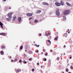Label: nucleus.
Returning a JSON list of instances; mask_svg holds the SVG:
<instances>
[{"label":"nucleus","mask_w":73,"mask_h":73,"mask_svg":"<svg viewBox=\"0 0 73 73\" xmlns=\"http://www.w3.org/2000/svg\"><path fill=\"white\" fill-rule=\"evenodd\" d=\"M12 14H13L12 12H9V13L7 14V16L8 17H9L10 18V19H11V18H12Z\"/></svg>","instance_id":"obj_1"},{"label":"nucleus","mask_w":73,"mask_h":73,"mask_svg":"<svg viewBox=\"0 0 73 73\" xmlns=\"http://www.w3.org/2000/svg\"><path fill=\"white\" fill-rule=\"evenodd\" d=\"M56 14L57 16H60V12H59V9H56Z\"/></svg>","instance_id":"obj_2"},{"label":"nucleus","mask_w":73,"mask_h":73,"mask_svg":"<svg viewBox=\"0 0 73 73\" xmlns=\"http://www.w3.org/2000/svg\"><path fill=\"white\" fill-rule=\"evenodd\" d=\"M69 12V10H66L64 11V12L63 13V14L66 15H67V14H68V13Z\"/></svg>","instance_id":"obj_3"},{"label":"nucleus","mask_w":73,"mask_h":73,"mask_svg":"<svg viewBox=\"0 0 73 73\" xmlns=\"http://www.w3.org/2000/svg\"><path fill=\"white\" fill-rule=\"evenodd\" d=\"M27 16H32L33 15V13H27L26 14Z\"/></svg>","instance_id":"obj_4"},{"label":"nucleus","mask_w":73,"mask_h":73,"mask_svg":"<svg viewBox=\"0 0 73 73\" xmlns=\"http://www.w3.org/2000/svg\"><path fill=\"white\" fill-rule=\"evenodd\" d=\"M55 4L56 5V6H58L59 7V6H60L61 5V3H58V2H56L55 3Z\"/></svg>","instance_id":"obj_5"},{"label":"nucleus","mask_w":73,"mask_h":73,"mask_svg":"<svg viewBox=\"0 0 73 73\" xmlns=\"http://www.w3.org/2000/svg\"><path fill=\"white\" fill-rule=\"evenodd\" d=\"M42 5H47V6H48L49 5V3L46 2H43L42 3Z\"/></svg>","instance_id":"obj_6"},{"label":"nucleus","mask_w":73,"mask_h":73,"mask_svg":"<svg viewBox=\"0 0 73 73\" xmlns=\"http://www.w3.org/2000/svg\"><path fill=\"white\" fill-rule=\"evenodd\" d=\"M48 64L49 66L51 65V61L50 60H49L48 62Z\"/></svg>","instance_id":"obj_7"},{"label":"nucleus","mask_w":73,"mask_h":73,"mask_svg":"<svg viewBox=\"0 0 73 73\" xmlns=\"http://www.w3.org/2000/svg\"><path fill=\"white\" fill-rule=\"evenodd\" d=\"M3 24L1 23V22H0V26H1L2 28H3Z\"/></svg>","instance_id":"obj_8"},{"label":"nucleus","mask_w":73,"mask_h":73,"mask_svg":"<svg viewBox=\"0 0 73 73\" xmlns=\"http://www.w3.org/2000/svg\"><path fill=\"white\" fill-rule=\"evenodd\" d=\"M5 33H0V35H2V36H5Z\"/></svg>","instance_id":"obj_9"},{"label":"nucleus","mask_w":73,"mask_h":73,"mask_svg":"<svg viewBox=\"0 0 73 73\" xmlns=\"http://www.w3.org/2000/svg\"><path fill=\"white\" fill-rule=\"evenodd\" d=\"M66 4H67L68 6H69V7H70V6H71V4L69 3L68 2L66 3Z\"/></svg>","instance_id":"obj_10"},{"label":"nucleus","mask_w":73,"mask_h":73,"mask_svg":"<svg viewBox=\"0 0 73 73\" xmlns=\"http://www.w3.org/2000/svg\"><path fill=\"white\" fill-rule=\"evenodd\" d=\"M60 4L62 6H63L64 5V3H63V1H60Z\"/></svg>","instance_id":"obj_11"},{"label":"nucleus","mask_w":73,"mask_h":73,"mask_svg":"<svg viewBox=\"0 0 73 73\" xmlns=\"http://www.w3.org/2000/svg\"><path fill=\"white\" fill-rule=\"evenodd\" d=\"M19 22L20 23L21 22V17H19L18 18Z\"/></svg>","instance_id":"obj_12"},{"label":"nucleus","mask_w":73,"mask_h":73,"mask_svg":"<svg viewBox=\"0 0 73 73\" xmlns=\"http://www.w3.org/2000/svg\"><path fill=\"white\" fill-rule=\"evenodd\" d=\"M41 12V10H38L37 11L36 13H40Z\"/></svg>","instance_id":"obj_13"},{"label":"nucleus","mask_w":73,"mask_h":73,"mask_svg":"<svg viewBox=\"0 0 73 73\" xmlns=\"http://www.w3.org/2000/svg\"><path fill=\"white\" fill-rule=\"evenodd\" d=\"M11 18H6V20H7V21H9L11 20Z\"/></svg>","instance_id":"obj_14"},{"label":"nucleus","mask_w":73,"mask_h":73,"mask_svg":"<svg viewBox=\"0 0 73 73\" xmlns=\"http://www.w3.org/2000/svg\"><path fill=\"white\" fill-rule=\"evenodd\" d=\"M17 18V17L16 16L14 17H13V21L15 20H16V19Z\"/></svg>","instance_id":"obj_15"},{"label":"nucleus","mask_w":73,"mask_h":73,"mask_svg":"<svg viewBox=\"0 0 73 73\" xmlns=\"http://www.w3.org/2000/svg\"><path fill=\"white\" fill-rule=\"evenodd\" d=\"M0 53L1 55H3V54H4V52H3V51H1Z\"/></svg>","instance_id":"obj_16"},{"label":"nucleus","mask_w":73,"mask_h":73,"mask_svg":"<svg viewBox=\"0 0 73 73\" xmlns=\"http://www.w3.org/2000/svg\"><path fill=\"white\" fill-rule=\"evenodd\" d=\"M23 46H20V50H21L22 49H23Z\"/></svg>","instance_id":"obj_17"},{"label":"nucleus","mask_w":73,"mask_h":73,"mask_svg":"<svg viewBox=\"0 0 73 73\" xmlns=\"http://www.w3.org/2000/svg\"><path fill=\"white\" fill-rule=\"evenodd\" d=\"M21 69H19V70H17V72H21Z\"/></svg>","instance_id":"obj_18"},{"label":"nucleus","mask_w":73,"mask_h":73,"mask_svg":"<svg viewBox=\"0 0 73 73\" xmlns=\"http://www.w3.org/2000/svg\"><path fill=\"white\" fill-rule=\"evenodd\" d=\"M38 21V20H35L34 21V23H37Z\"/></svg>","instance_id":"obj_19"},{"label":"nucleus","mask_w":73,"mask_h":73,"mask_svg":"<svg viewBox=\"0 0 73 73\" xmlns=\"http://www.w3.org/2000/svg\"><path fill=\"white\" fill-rule=\"evenodd\" d=\"M67 35H68L66 33H64V36H65V37H67Z\"/></svg>","instance_id":"obj_20"},{"label":"nucleus","mask_w":73,"mask_h":73,"mask_svg":"<svg viewBox=\"0 0 73 73\" xmlns=\"http://www.w3.org/2000/svg\"><path fill=\"white\" fill-rule=\"evenodd\" d=\"M5 46H3L1 47V49H5Z\"/></svg>","instance_id":"obj_21"},{"label":"nucleus","mask_w":73,"mask_h":73,"mask_svg":"<svg viewBox=\"0 0 73 73\" xmlns=\"http://www.w3.org/2000/svg\"><path fill=\"white\" fill-rule=\"evenodd\" d=\"M66 17H64V18H63V20H65L66 19Z\"/></svg>","instance_id":"obj_22"},{"label":"nucleus","mask_w":73,"mask_h":73,"mask_svg":"<svg viewBox=\"0 0 73 73\" xmlns=\"http://www.w3.org/2000/svg\"><path fill=\"white\" fill-rule=\"evenodd\" d=\"M48 42L50 43V44H51V42H50V40H48Z\"/></svg>","instance_id":"obj_23"},{"label":"nucleus","mask_w":73,"mask_h":73,"mask_svg":"<svg viewBox=\"0 0 73 73\" xmlns=\"http://www.w3.org/2000/svg\"><path fill=\"white\" fill-rule=\"evenodd\" d=\"M70 69H71L72 70L73 69V67L72 66H71L70 67Z\"/></svg>","instance_id":"obj_24"},{"label":"nucleus","mask_w":73,"mask_h":73,"mask_svg":"<svg viewBox=\"0 0 73 73\" xmlns=\"http://www.w3.org/2000/svg\"><path fill=\"white\" fill-rule=\"evenodd\" d=\"M56 59H57V60L58 61V60H60V57H58Z\"/></svg>","instance_id":"obj_25"},{"label":"nucleus","mask_w":73,"mask_h":73,"mask_svg":"<svg viewBox=\"0 0 73 73\" xmlns=\"http://www.w3.org/2000/svg\"><path fill=\"white\" fill-rule=\"evenodd\" d=\"M17 61V59H15L14 60V61L16 62V61Z\"/></svg>","instance_id":"obj_26"},{"label":"nucleus","mask_w":73,"mask_h":73,"mask_svg":"<svg viewBox=\"0 0 73 73\" xmlns=\"http://www.w3.org/2000/svg\"><path fill=\"white\" fill-rule=\"evenodd\" d=\"M47 54H48V53H47V52L46 53V54H44V55H45L46 56H47Z\"/></svg>","instance_id":"obj_27"},{"label":"nucleus","mask_w":73,"mask_h":73,"mask_svg":"<svg viewBox=\"0 0 73 73\" xmlns=\"http://www.w3.org/2000/svg\"><path fill=\"white\" fill-rule=\"evenodd\" d=\"M32 72H34V70H35V68H33L32 69Z\"/></svg>","instance_id":"obj_28"},{"label":"nucleus","mask_w":73,"mask_h":73,"mask_svg":"<svg viewBox=\"0 0 73 73\" xmlns=\"http://www.w3.org/2000/svg\"><path fill=\"white\" fill-rule=\"evenodd\" d=\"M17 69H15V71L16 72H17Z\"/></svg>","instance_id":"obj_29"},{"label":"nucleus","mask_w":73,"mask_h":73,"mask_svg":"<svg viewBox=\"0 0 73 73\" xmlns=\"http://www.w3.org/2000/svg\"><path fill=\"white\" fill-rule=\"evenodd\" d=\"M66 72H68V69L66 68Z\"/></svg>","instance_id":"obj_30"},{"label":"nucleus","mask_w":73,"mask_h":73,"mask_svg":"<svg viewBox=\"0 0 73 73\" xmlns=\"http://www.w3.org/2000/svg\"><path fill=\"white\" fill-rule=\"evenodd\" d=\"M21 61H22V60H20L19 62H20V63H21Z\"/></svg>","instance_id":"obj_31"},{"label":"nucleus","mask_w":73,"mask_h":73,"mask_svg":"<svg viewBox=\"0 0 73 73\" xmlns=\"http://www.w3.org/2000/svg\"><path fill=\"white\" fill-rule=\"evenodd\" d=\"M54 40H57V38H55V39H54Z\"/></svg>","instance_id":"obj_32"},{"label":"nucleus","mask_w":73,"mask_h":73,"mask_svg":"<svg viewBox=\"0 0 73 73\" xmlns=\"http://www.w3.org/2000/svg\"><path fill=\"white\" fill-rule=\"evenodd\" d=\"M33 19V18H32V17H30L29 19V20H31V19Z\"/></svg>","instance_id":"obj_33"},{"label":"nucleus","mask_w":73,"mask_h":73,"mask_svg":"<svg viewBox=\"0 0 73 73\" xmlns=\"http://www.w3.org/2000/svg\"><path fill=\"white\" fill-rule=\"evenodd\" d=\"M23 62H24V64H26L27 63V62L24 61H23Z\"/></svg>","instance_id":"obj_34"},{"label":"nucleus","mask_w":73,"mask_h":73,"mask_svg":"<svg viewBox=\"0 0 73 73\" xmlns=\"http://www.w3.org/2000/svg\"><path fill=\"white\" fill-rule=\"evenodd\" d=\"M37 65H40V63H37Z\"/></svg>","instance_id":"obj_35"},{"label":"nucleus","mask_w":73,"mask_h":73,"mask_svg":"<svg viewBox=\"0 0 73 73\" xmlns=\"http://www.w3.org/2000/svg\"><path fill=\"white\" fill-rule=\"evenodd\" d=\"M44 61H46V58H45Z\"/></svg>","instance_id":"obj_36"},{"label":"nucleus","mask_w":73,"mask_h":73,"mask_svg":"<svg viewBox=\"0 0 73 73\" xmlns=\"http://www.w3.org/2000/svg\"><path fill=\"white\" fill-rule=\"evenodd\" d=\"M36 53H38V50H37L36 51Z\"/></svg>","instance_id":"obj_37"},{"label":"nucleus","mask_w":73,"mask_h":73,"mask_svg":"<svg viewBox=\"0 0 73 73\" xmlns=\"http://www.w3.org/2000/svg\"><path fill=\"white\" fill-rule=\"evenodd\" d=\"M31 60H32V58H30L29 59V60L30 61H31Z\"/></svg>","instance_id":"obj_38"},{"label":"nucleus","mask_w":73,"mask_h":73,"mask_svg":"<svg viewBox=\"0 0 73 73\" xmlns=\"http://www.w3.org/2000/svg\"><path fill=\"white\" fill-rule=\"evenodd\" d=\"M7 1V0H3V1L4 2L6 1Z\"/></svg>","instance_id":"obj_39"},{"label":"nucleus","mask_w":73,"mask_h":73,"mask_svg":"<svg viewBox=\"0 0 73 73\" xmlns=\"http://www.w3.org/2000/svg\"><path fill=\"white\" fill-rule=\"evenodd\" d=\"M41 34H40V35H39V36H41Z\"/></svg>","instance_id":"obj_40"},{"label":"nucleus","mask_w":73,"mask_h":73,"mask_svg":"<svg viewBox=\"0 0 73 73\" xmlns=\"http://www.w3.org/2000/svg\"><path fill=\"white\" fill-rule=\"evenodd\" d=\"M45 35L46 36H48V34L47 35V34H46Z\"/></svg>","instance_id":"obj_41"},{"label":"nucleus","mask_w":73,"mask_h":73,"mask_svg":"<svg viewBox=\"0 0 73 73\" xmlns=\"http://www.w3.org/2000/svg\"><path fill=\"white\" fill-rule=\"evenodd\" d=\"M50 52H52V50H50Z\"/></svg>","instance_id":"obj_42"},{"label":"nucleus","mask_w":73,"mask_h":73,"mask_svg":"<svg viewBox=\"0 0 73 73\" xmlns=\"http://www.w3.org/2000/svg\"><path fill=\"white\" fill-rule=\"evenodd\" d=\"M39 46H40V45H38L37 46V47H39Z\"/></svg>","instance_id":"obj_43"},{"label":"nucleus","mask_w":73,"mask_h":73,"mask_svg":"<svg viewBox=\"0 0 73 73\" xmlns=\"http://www.w3.org/2000/svg\"><path fill=\"white\" fill-rule=\"evenodd\" d=\"M43 52H45V50H44V49H43Z\"/></svg>","instance_id":"obj_44"},{"label":"nucleus","mask_w":73,"mask_h":73,"mask_svg":"<svg viewBox=\"0 0 73 73\" xmlns=\"http://www.w3.org/2000/svg\"><path fill=\"white\" fill-rule=\"evenodd\" d=\"M13 61V62H14V61H15L13 60H11V62H12Z\"/></svg>","instance_id":"obj_45"},{"label":"nucleus","mask_w":73,"mask_h":73,"mask_svg":"<svg viewBox=\"0 0 73 73\" xmlns=\"http://www.w3.org/2000/svg\"><path fill=\"white\" fill-rule=\"evenodd\" d=\"M9 9H11V7H9Z\"/></svg>","instance_id":"obj_46"},{"label":"nucleus","mask_w":73,"mask_h":73,"mask_svg":"<svg viewBox=\"0 0 73 73\" xmlns=\"http://www.w3.org/2000/svg\"><path fill=\"white\" fill-rule=\"evenodd\" d=\"M35 46H37V44H35Z\"/></svg>","instance_id":"obj_47"},{"label":"nucleus","mask_w":73,"mask_h":73,"mask_svg":"<svg viewBox=\"0 0 73 73\" xmlns=\"http://www.w3.org/2000/svg\"><path fill=\"white\" fill-rule=\"evenodd\" d=\"M43 54V52H41V54Z\"/></svg>","instance_id":"obj_48"},{"label":"nucleus","mask_w":73,"mask_h":73,"mask_svg":"<svg viewBox=\"0 0 73 73\" xmlns=\"http://www.w3.org/2000/svg\"><path fill=\"white\" fill-rule=\"evenodd\" d=\"M70 59H71L72 58V57H70Z\"/></svg>","instance_id":"obj_49"},{"label":"nucleus","mask_w":73,"mask_h":73,"mask_svg":"<svg viewBox=\"0 0 73 73\" xmlns=\"http://www.w3.org/2000/svg\"><path fill=\"white\" fill-rule=\"evenodd\" d=\"M68 33H70V32L68 31Z\"/></svg>","instance_id":"obj_50"},{"label":"nucleus","mask_w":73,"mask_h":73,"mask_svg":"<svg viewBox=\"0 0 73 73\" xmlns=\"http://www.w3.org/2000/svg\"><path fill=\"white\" fill-rule=\"evenodd\" d=\"M29 24H31V22H29Z\"/></svg>","instance_id":"obj_51"},{"label":"nucleus","mask_w":73,"mask_h":73,"mask_svg":"<svg viewBox=\"0 0 73 73\" xmlns=\"http://www.w3.org/2000/svg\"><path fill=\"white\" fill-rule=\"evenodd\" d=\"M10 58H11V56H10Z\"/></svg>","instance_id":"obj_52"},{"label":"nucleus","mask_w":73,"mask_h":73,"mask_svg":"<svg viewBox=\"0 0 73 73\" xmlns=\"http://www.w3.org/2000/svg\"><path fill=\"white\" fill-rule=\"evenodd\" d=\"M64 47H65V45L64 46Z\"/></svg>","instance_id":"obj_53"},{"label":"nucleus","mask_w":73,"mask_h":73,"mask_svg":"<svg viewBox=\"0 0 73 73\" xmlns=\"http://www.w3.org/2000/svg\"><path fill=\"white\" fill-rule=\"evenodd\" d=\"M48 39H50V38H48Z\"/></svg>","instance_id":"obj_54"},{"label":"nucleus","mask_w":73,"mask_h":73,"mask_svg":"<svg viewBox=\"0 0 73 73\" xmlns=\"http://www.w3.org/2000/svg\"><path fill=\"white\" fill-rule=\"evenodd\" d=\"M25 52H27V50H25Z\"/></svg>","instance_id":"obj_55"},{"label":"nucleus","mask_w":73,"mask_h":73,"mask_svg":"<svg viewBox=\"0 0 73 73\" xmlns=\"http://www.w3.org/2000/svg\"><path fill=\"white\" fill-rule=\"evenodd\" d=\"M48 35H50V34L49 33H48Z\"/></svg>","instance_id":"obj_56"},{"label":"nucleus","mask_w":73,"mask_h":73,"mask_svg":"<svg viewBox=\"0 0 73 73\" xmlns=\"http://www.w3.org/2000/svg\"><path fill=\"white\" fill-rule=\"evenodd\" d=\"M68 31H69V29H68Z\"/></svg>","instance_id":"obj_57"},{"label":"nucleus","mask_w":73,"mask_h":73,"mask_svg":"<svg viewBox=\"0 0 73 73\" xmlns=\"http://www.w3.org/2000/svg\"><path fill=\"white\" fill-rule=\"evenodd\" d=\"M69 73H71L70 72H68Z\"/></svg>","instance_id":"obj_58"},{"label":"nucleus","mask_w":73,"mask_h":73,"mask_svg":"<svg viewBox=\"0 0 73 73\" xmlns=\"http://www.w3.org/2000/svg\"><path fill=\"white\" fill-rule=\"evenodd\" d=\"M41 68H42V66H41Z\"/></svg>","instance_id":"obj_59"},{"label":"nucleus","mask_w":73,"mask_h":73,"mask_svg":"<svg viewBox=\"0 0 73 73\" xmlns=\"http://www.w3.org/2000/svg\"><path fill=\"white\" fill-rule=\"evenodd\" d=\"M64 55L65 54L64 53Z\"/></svg>","instance_id":"obj_60"},{"label":"nucleus","mask_w":73,"mask_h":73,"mask_svg":"<svg viewBox=\"0 0 73 73\" xmlns=\"http://www.w3.org/2000/svg\"><path fill=\"white\" fill-rule=\"evenodd\" d=\"M63 73H64V72H63Z\"/></svg>","instance_id":"obj_61"},{"label":"nucleus","mask_w":73,"mask_h":73,"mask_svg":"<svg viewBox=\"0 0 73 73\" xmlns=\"http://www.w3.org/2000/svg\"><path fill=\"white\" fill-rule=\"evenodd\" d=\"M66 32H68V31H66Z\"/></svg>","instance_id":"obj_62"},{"label":"nucleus","mask_w":73,"mask_h":73,"mask_svg":"<svg viewBox=\"0 0 73 73\" xmlns=\"http://www.w3.org/2000/svg\"><path fill=\"white\" fill-rule=\"evenodd\" d=\"M57 37L58 38V37Z\"/></svg>","instance_id":"obj_63"}]
</instances>
